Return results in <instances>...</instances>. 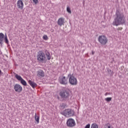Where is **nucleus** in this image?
<instances>
[{
  "label": "nucleus",
  "mask_w": 128,
  "mask_h": 128,
  "mask_svg": "<svg viewBox=\"0 0 128 128\" xmlns=\"http://www.w3.org/2000/svg\"><path fill=\"white\" fill-rule=\"evenodd\" d=\"M17 8L19 10H24V2L22 0H18L16 3Z\"/></svg>",
  "instance_id": "obj_10"
},
{
  "label": "nucleus",
  "mask_w": 128,
  "mask_h": 128,
  "mask_svg": "<svg viewBox=\"0 0 128 128\" xmlns=\"http://www.w3.org/2000/svg\"><path fill=\"white\" fill-rule=\"evenodd\" d=\"M46 56L47 60H50V59L52 58V57L50 56V54L48 53V54H46Z\"/></svg>",
  "instance_id": "obj_20"
},
{
  "label": "nucleus",
  "mask_w": 128,
  "mask_h": 128,
  "mask_svg": "<svg viewBox=\"0 0 128 128\" xmlns=\"http://www.w3.org/2000/svg\"><path fill=\"white\" fill-rule=\"evenodd\" d=\"M58 24L60 26H64V18H60L58 20Z\"/></svg>",
  "instance_id": "obj_11"
},
{
  "label": "nucleus",
  "mask_w": 128,
  "mask_h": 128,
  "mask_svg": "<svg viewBox=\"0 0 128 128\" xmlns=\"http://www.w3.org/2000/svg\"><path fill=\"white\" fill-rule=\"evenodd\" d=\"M14 90L16 92H22V86L20 84H16L14 86Z\"/></svg>",
  "instance_id": "obj_9"
},
{
  "label": "nucleus",
  "mask_w": 128,
  "mask_h": 128,
  "mask_svg": "<svg viewBox=\"0 0 128 128\" xmlns=\"http://www.w3.org/2000/svg\"><path fill=\"white\" fill-rule=\"evenodd\" d=\"M34 118L37 124H40V116H38L36 114H35Z\"/></svg>",
  "instance_id": "obj_17"
},
{
  "label": "nucleus",
  "mask_w": 128,
  "mask_h": 128,
  "mask_svg": "<svg viewBox=\"0 0 128 128\" xmlns=\"http://www.w3.org/2000/svg\"><path fill=\"white\" fill-rule=\"evenodd\" d=\"M90 128H98V125L96 123H93L92 124Z\"/></svg>",
  "instance_id": "obj_18"
},
{
  "label": "nucleus",
  "mask_w": 128,
  "mask_h": 128,
  "mask_svg": "<svg viewBox=\"0 0 128 128\" xmlns=\"http://www.w3.org/2000/svg\"><path fill=\"white\" fill-rule=\"evenodd\" d=\"M60 96L62 98H68L70 96V92L66 90H62L60 92Z\"/></svg>",
  "instance_id": "obj_7"
},
{
  "label": "nucleus",
  "mask_w": 128,
  "mask_h": 128,
  "mask_svg": "<svg viewBox=\"0 0 128 128\" xmlns=\"http://www.w3.org/2000/svg\"><path fill=\"white\" fill-rule=\"evenodd\" d=\"M20 82L22 84V86H26L27 85L26 82L22 78Z\"/></svg>",
  "instance_id": "obj_19"
},
{
  "label": "nucleus",
  "mask_w": 128,
  "mask_h": 128,
  "mask_svg": "<svg viewBox=\"0 0 128 128\" xmlns=\"http://www.w3.org/2000/svg\"><path fill=\"white\" fill-rule=\"evenodd\" d=\"M98 41L101 44H102V46H105V44H108V40L106 36L102 35L98 36Z\"/></svg>",
  "instance_id": "obj_4"
},
{
  "label": "nucleus",
  "mask_w": 128,
  "mask_h": 128,
  "mask_svg": "<svg viewBox=\"0 0 128 128\" xmlns=\"http://www.w3.org/2000/svg\"><path fill=\"white\" fill-rule=\"evenodd\" d=\"M28 84H30V86H32L33 88H36V86H38V84H36V83L30 80L28 81Z\"/></svg>",
  "instance_id": "obj_13"
},
{
  "label": "nucleus",
  "mask_w": 128,
  "mask_h": 128,
  "mask_svg": "<svg viewBox=\"0 0 128 128\" xmlns=\"http://www.w3.org/2000/svg\"><path fill=\"white\" fill-rule=\"evenodd\" d=\"M62 114L66 118H70V116H74V112L72 109H66L62 112Z\"/></svg>",
  "instance_id": "obj_3"
},
{
  "label": "nucleus",
  "mask_w": 128,
  "mask_h": 128,
  "mask_svg": "<svg viewBox=\"0 0 128 128\" xmlns=\"http://www.w3.org/2000/svg\"><path fill=\"white\" fill-rule=\"evenodd\" d=\"M66 10L68 14H72V10H70V6H68L66 8Z\"/></svg>",
  "instance_id": "obj_22"
},
{
  "label": "nucleus",
  "mask_w": 128,
  "mask_h": 128,
  "mask_svg": "<svg viewBox=\"0 0 128 128\" xmlns=\"http://www.w3.org/2000/svg\"><path fill=\"white\" fill-rule=\"evenodd\" d=\"M104 128H113V127L110 124L107 123L104 124Z\"/></svg>",
  "instance_id": "obj_15"
},
{
  "label": "nucleus",
  "mask_w": 128,
  "mask_h": 128,
  "mask_svg": "<svg viewBox=\"0 0 128 128\" xmlns=\"http://www.w3.org/2000/svg\"><path fill=\"white\" fill-rule=\"evenodd\" d=\"M94 54V52H92V54Z\"/></svg>",
  "instance_id": "obj_31"
},
{
  "label": "nucleus",
  "mask_w": 128,
  "mask_h": 128,
  "mask_svg": "<svg viewBox=\"0 0 128 128\" xmlns=\"http://www.w3.org/2000/svg\"><path fill=\"white\" fill-rule=\"evenodd\" d=\"M33 2H34V4H38V0H32Z\"/></svg>",
  "instance_id": "obj_26"
},
{
  "label": "nucleus",
  "mask_w": 128,
  "mask_h": 128,
  "mask_svg": "<svg viewBox=\"0 0 128 128\" xmlns=\"http://www.w3.org/2000/svg\"><path fill=\"white\" fill-rule=\"evenodd\" d=\"M115 16L114 21L112 22L113 26H120L126 24V17L124 16V14L116 10Z\"/></svg>",
  "instance_id": "obj_1"
},
{
  "label": "nucleus",
  "mask_w": 128,
  "mask_h": 128,
  "mask_svg": "<svg viewBox=\"0 0 128 128\" xmlns=\"http://www.w3.org/2000/svg\"><path fill=\"white\" fill-rule=\"evenodd\" d=\"M112 72V70H108V72Z\"/></svg>",
  "instance_id": "obj_29"
},
{
  "label": "nucleus",
  "mask_w": 128,
  "mask_h": 128,
  "mask_svg": "<svg viewBox=\"0 0 128 128\" xmlns=\"http://www.w3.org/2000/svg\"><path fill=\"white\" fill-rule=\"evenodd\" d=\"M84 128H90V124H88Z\"/></svg>",
  "instance_id": "obj_25"
},
{
  "label": "nucleus",
  "mask_w": 128,
  "mask_h": 128,
  "mask_svg": "<svg viewBox=\"0 0 128 128\" xmlns=\"http://www.w3.org/2000/svg\"><path fill=\"white\" fill-rule=\"evenodd\" d=\"M105 100L106 102H110L112 100V98L111 97H108L105 98Z\"/></svg>",
  "instance_id": "obj_23"
},
{
  "label": "nucleus",
  "mask_w": 128,
  "mask_h": 128,
  "mask_svg": "<svg viewBox=\"0 0 128 128\" xmlns=\"http://www.w3.org/2000/svg\"><path fill=\"white\" fill-rule=\"evenodd\" d=\"M110 93L106 92V93L104 94V96H110Z\"/></svg>",
  "instance_id": "obj_27"
},
{
  "label": "nucleus",
  "mask_w": 128,
  "mask_h": 128,
  "mask_svg": "<svg viewBox=\"0 0 128 128\" xmlns=\"http://www.w3.org/2000/svg\"><path fill=\"white\" fill-rule=\"evenodd\" d=\"M76 121L70 118L67 120L66 122V126L69 128H74V126H76Z\"/></svg>",
  "instance_id": "obj_6"
},
{
  "label": "nucleus",
  "mask_w": 128,
  "mask_h": 128,
  "mask_svg": "<svg viewBox=\"0 0 128 128\" xmlns=\"http://www.w3.org/2000/svg\"><path fill=\"white\" fill-rule=\"evenodd\" d=\"M122 30V27H119L118 28V30Z\"/></svg>",
  "instance_id": "obj_28"
},
{
  "label": "nucleus",
  "mask_w": 128,
  "mask_h": 128,
  "mask_svg": "<svg viewBox=\"0 0 128 128\" xmlns=\"http://www.w3.org/2000/svg\"><path fill=\"white\" fill-rule=\"evenodd\" d=\"M15 78H16V80H19L20 82L21 80H22V76L18 74H16Z\"/></svg>",
  "instance_id": "obj_16"
},
{
  "label": "nucleus",
  "mask_w": 128,
  "mask_h": 128,
  "mask_svg": "<svg viewBox=\"0 0 128 128\" xmlns=\"http://www.w3.org/2000/svg\"><path fill=\"white\" fill-rule=\"evenodd\" d=\"M0 74H2V70H0Z\"/></svg>",
  "instance_id": "obj_30"
},
{
  "label": "nucleus",
  "mask_w": 128,
  "mask_h": 128,
  "mask_svg": "<svg viewBox=\"0 0 128 128\" xmlns=\"http://www.w3.org/2000/svg\"><path fill=\"white\" fill-rule=\"evenodd\" d=\"M68 76L69 78V82L70 84L72 86H76V84H78V79H76L74 75L69 74Z\"/></svg>",
  "instance_id": "obj_5"
},
{
  "label": "nucleus",
  "mask_w": 128,
  "mask_h": 128,
  "mask_svg": "<svg viewBox=\"0 0 128 128\" xmlns=\"http://www.w3.org/2000/svg\"><path fill=\"white\" fill-rule=\"evenodd\" d=\"M4 34L2 33H0V44H2V42H4V40L5 38Z\"/></svg>",
  "instance_id": "obj_14"
},
{
  "label": "nucleus",
  "mask_w": 128,
  "mask_h": 128,
  "mask_svg": "<svg viewBox=\"0 0 128 128\" xmlns=\"http://www.w3.org/2000/svg\"><path fill=\"white\" fill-rule=\"evenodd\" d=\"M42 38L44 40H48V36L46 35H44Z\"/></svg>",
  "instance_id": "obj_21"
},
{
  "label": "nucleus",
  "mask_w": 128,
  "mask_h": 128,
  "mask_svg": "<svg viewBox=\"0 0 128 128\" xmlns=\"http://www.w3.org/2000/svg\"><path fill=\"white\" fill-rule=\"evenodd\" d=\"M36 76L38 78H44V72L42 70H39L37 72Z\"/></svg>",
  "instance_id": "obj_12"
},
{
  "label": "nucleus",
  "mask_w": 128,
  "mask_h": 128,
  "mask_svg": "<svg viewBox=\"0 0 128 128\" xmlns=\"http://www.w3.org/2000/svg\"><path fill=\"white\" fill-rule=\"evenodd\" d=\"M36 58L37 60H38L39 62H42V64H44V62H46V54H44V53L42 51H39L38 52Z\"/></svg>",
  "instance_id": "obj_2"
},
{
  "label": "nucleus",
  "mask_w": 128,
  "mask_h": 128,
  "mask_svg": "<svg viewBox=\"0 0 128 128\" xmlns=\"http://www.w3.org/2000/svg\"><path fill=\"white\" fill-rule=\"evenodd\" d=\"M59 82L60 84H64L66 86L68 84V78L66 76H60L59 77Z\"/></svg>",
  "instance_id": "obj_8"
},
{
  "label": "nucleus",
  "mask_w": 128,
  "mask_h": 128,
  "mask_svg": "<svg viewBox=\"0 0 128 128\" xmlns=\"http://www.w3.org/2000/svg\"><path fill=\"white\" fill-rule=\"evenodd\" d=\"M5 42L6 44H8V37L6 36V35L5 36Z\"/></svg>",
  "instance_id": "obj_24"
}]
</instances>
